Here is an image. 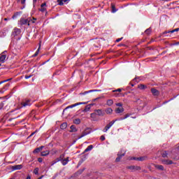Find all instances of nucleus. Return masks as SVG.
<instances>
[{
  "instance_id": "obj_16",
  "label": "nucleus",
  "mask_w": 179,
  "mask_h": 179,
  "mask_svg": "<svg viewBox=\"0 0 179 179\" xmlns=\"http://www.w3.org/2000/svg\"><path fill=\"white\" fill-rule=\"evenodd\" d=\"M151 93H152L153 96H159V90L155 88L151 89Z\"/></svg>"
},
{
  "instance_id": "obj_43",
  "label": "nucleus",
  "mask_w": 179,
  "mask_h": 179,
  "mask_svg": "<svg viewBox=\"0 0 179 179\" xmlns=\"http://www.w3.org/2000/svg\"><path fill=\"white\" fill-rule=\"evenodd\" d=\"M122 90H121L120 88L117 89V90H113V93H115V92H122Z\"/></svg>"
},
{
  "instance_id": "obj_31",
  "label": "nucleus",
  "mask_w": 179,
  "mask_h": 179,
  "mask_svg": "<svg viewBox=\"0 0 179 179\" xmlns=\"http://www.w3.org/2000/svg\"><path fill=\"white\" fill-rule=\"evenodd\" d=\"M21 5H23L21 9H24L26 8V0H21Z\"/></svg>"
},
{
  "instance_id": "obj_53",
  "label": "nucleus",
  "mask_w": 179,
  "mask_h": 179,
  "mask_svg": "<svg viewBox=\"0 0 179 179\" xmlns=\"http://www.w3.org/2000/svg\"><path fill=\"white\" fill-rule=\"evenodd\" d=\"M26 179H31V177H30V176H28Z\"/></svg>"
},
{
  "instance_id": "obj_60",
  "label": "nucleus",
  "mask_w": 179,
  "mask_h": 179,
  "mask_svg": "<svg viewBox=\"0 0 179 179\" xmlns=\"http://www.w3.org/2000/svg\"><path fill=\"white\" fill-rule=\"evenodd\" d=\"M8 82H9V80H12V78H9V79H8Z\"/></svg>"
},
{
  "instance_id": "obj_64",
  "label": "nucleus",
  "mask_w": 179,
  "mask_h": 179,
  "mask_svg": "<svg viewBox=\"0 0 179 179\" xmlns=\"http://www.w3.org/2000/svg\"><path fill=\"white\" fill-rule=\"evenodd\" d=\"M132 118H135V117H132Z\"/></svg>"
},
{
  "instance_id": "obj_40",
  "label": "nucleus",
  "mask_w": 179,
  "mask_h": 179,
  "mask_svg": "<svg viewBox=\"0 0 179 179\" xmlns=\"http://www.w3.org/2000/svg\"><path fill=\"white\" fill-rule=\"evenodd\" d=\"M38 168H36L34 170V173H35L36 175L38 174Z\"/></svg>"
},
{
  "instance_id": "obj_42",
  "label": "nucleus",
  "mask_w": 179,
  "mask_h": 179,
  "mask_svg": "<svg viewBox=\"0 0 179 179\" xmlns=\"http://www.w3.org/2000/svg\"><path fill=\"white\" fill-rule=\"evenodd\" d=\"M129 117H131V114H126L124 117V120H127V118H129Z\"/></svg>"
},
{
  "instance_id": "obj_63",
  "label": "nucleus",
  "mask_w": 179,
  "mask_h": 179,
  "mask_svg": "<svg viewBox=\"0 0 179 179\" xmlns=\"http://www.w3.org/2000/svg\"><path fill=\"white\" fill-rule=\"evenodd\" d=\"M20 1V0H18V1Z\"/></svg>"
},
{
  "instance_id": "obj_32",
  "label": "nucleus",
  "mask_w": 179,
  "mask_h": 179,
  "mask_svg": "<svg viewBox=\"0 0 179 179\" xmlns=\"http://www.w3.org/2000/svg\"><path fill=\"white\" fill-rule=\"evenodd\" d=\"M41 45H39L38 50H36V52L34 53V55H33L32 57H37L38 55V52H40V48H41Z\"/></svg>"
},
{
  "instance_id": "obj_5",
  "label": "nucleus",
  "mask_w": 179,
  "mask_h": 179,
  "mask_svg": "<svg viewBox=\"0 0 179 179\" xmlns=\"http://www.w3.org/2000/svg\"><path fill=\"white\" fill-rule=\"evenodd\" d=\"M176 31H179V28L175 29L172 31H164V33H162V37H169V35H167V34H169L170 33H171V34L176 33Z\"/></svg>"
},
{
  "instance_id": "obj_55",
  "label": "nucleus",
  "mask_w": 179,
  "mask_h": 179,
  "mask_svg": "<svg viewBox=\"0 0 179 179\" xmlns=\"http://www.w3.org/2000/svg\"><path fill=\"white\" fill-rule=\"evenodd\" d=\"M4 20H5L6 22H7V20H9V19H8V18H4Z\"/></svg>"
},
{
  "instance_id": "obj_30",
  "label": "nucleus",
  "mask_w": 179,
  "mask_h": 179,
  "mask_svg": "<svg viewBox=\"0 0 179 179\" xmlns=\"http://www.w3.org/2000/svg\"><path fill=\"white\" fill-rule=\"evenodd\" d=\"M92 149H93V146L92 145H89L85 150V152H90V150H92Z\"/></svg>"
},
{
  "instance_id": "obj_33",
  "label": "nucleus",
  "mask_w": 179,
  "mask_h": 179,
  "mask_svg": "<svg viewBox=\"0 0 179 179\" xmlns=\"http://www.w3.org/2000/svg\"><path fill=\"white\" fill-rule=\"evenodd\" d=\"M90 108H91L90 105L86 106H85V108L84 109V112H85V113H87V111H89V110H90Z\"/></svg>"
},
{
  "instance_id": "obj_22",
  "label": "nucleus",
  "mask_w": 179,
  "mask_h": 179,
  "mask_svg": "<svg viewBox=\"0 0 179 179\" xmlns=\"http://www.w3.org/2000/svg\"><path fill=\"white\" fill-rule=\"evenodd\" d=\"M66 127H68V124L66 122H64L60 125L61 129H66Z\"/></svg>"
},
{
  "instance_id": "obj_36",
  "label": "nucleus",
  "mask_w": 179,
  "mask_h": 179,
  "mask_svg": "<svg viewBox=\"0 0 179 179\" xmlns=\"http://www.w3.org/2000/svg\"><path fill=\"white\" fill-rule=\"evenodd\" d=\"M152 29L150 28L145 30V34H150Z\"/></svg>"
},
{
  "instance_id": "obj_45",
  "label": "nucleus",
  "mask_w": 179,
  "mask_h": 179,
  "mask_svg": "<svg viewBox=\"0 0 179 179\" xmlns=\"http://www.w3.org/2000/svg\"><path fill=\"white\" fill-rule=\"evenodd\" d=\"M6 82H9V80L7 79V80L1 81L0 83H1V85H2V83H6Z\"/></svg>"
},
{
  "instance_id": "obj_41",
  "label": "nucleus",
  "mask_w": 179,
  "mask_h": 179,
  "mask_svg": "<svg viewBox=\"0 0 179 179\" xmlns=\"http://www.w3.org/2000/svg\"><path fill=\"white\" fill-rule=\"evenodd\" d=\"M125 120L124 117H120V118H119V119H115V122H117V121H122V120Z\"/></svg>"
},
{
  "instance_id": "obj_12",
  "label": "nucleus",
  "mask_w": 179,
  "mask_h": 179,
  "mask_svg": "<svg viewBox=\"0 0 179 179\" xmlns=\"http://www.w3.org/2000/svg\"><path fill=\"white\" fill-rule=\"evenodd\" d=\"M47 6V4L45 3H43L41 5L40 11L41 12H45L47 10V8H45Z\"/></svg>"
},
{
  "instance_id": "obj_37",
  "label": "nucleus",
  "mask_w": 179,
  "mask_h": 179,
  "mask_svg": "<svg viewBox=\"0 0 179 179\" xmlns=\"http://www.w3.org/2000/svg\"><path fill=\"white\" fill-rule=\"evenodd\" d=\"M22 14V12H17L15 15L13 16V19H15V17H17V15Z\"/></svg>"
},
{
  "instance_id": "obj_28",
  "label": "nucleus",
  "mask_w": 179,
  "mask_h": 179,
  "mask_svg": "<svg viewBox=\"0 0 179 179\" xmlns=\"http://www.w3.org/2000/svg\"><path fill=\"white\" fill-rule=\"evenodd\" d=\"M146 85H143V84H140L138 85V89H140V90H143L145 89H146Z\"/></svg>"
},
{
  "instance_id": "obj_49",
  "label": "nucleus",
  "mask_w": 179,
  "mask_h": 179,
  "mask_svg": "<svg viewBox=\"0 0 179 179\" xmlns=\"http://www.w3.org/2000/svg\"><path fill=\"white\" fill-rule=\"evenodd\" d=\"M101 141H106V137H104V136H101Z\"/></svg>"
},
{
  "instance_id": "obj_19",
  "label": "nucleus",
  "mask_w": 179,
  "mask_h": 179,
  "mask_svg": "<svg viewBox=\"0 0 179 179\" xmlns=\"http://www.w3.org/2000/svg\"><path fill=\"white\" fill-rule=\"evenodd\" d=\"M154 166L155 169H157L158 170H161V171H163V170H164V166H163V165L155 164Z\"/></svg>"
},
{
  "instance_id": "obj_51",
  "label": "nucleus",
  "mask_w": 179,
  "mask_h": 179,
  "mask_svg": "<svg viewBox=\"0 0 179 179\" xmlns=\"http://www.w3.org/2000/svg\"><path fill=\"white\" fill-rule=\"evenodd\" d=\"M31 78V76H26L25 79H30Z\"/></svg>"
},
{
  "instance_id": "obj_27",
  "label": "nucleus",
  "mask_w": 179,
  "mask_h": 179,
  "mask_svg": "<svg viewBox=\"0 0 179 179\" xmlns=\"http://www.w3.org/2000/svg\"><path fill=\"white\" fill-rule=\"evenodd\" d=\"M50 155V150H45L41 152V156H48Z\"/></svg>"
},
{
  "instance_id": "obj_39",
  "label": "nucleus",
  "mask_w": 179,
  "mask_h": 179,
  "mask_svg": "<svg viewBox=\"0 0 179 179\" xmlns=\"http://www.w3.org/2000/svg\"><path fill=\"white\" fill-rule=\"evenodd\" d=\"M58 159H55V161L52 162L51 166H54V164H57L58 163Z\"/></svg>"
},
{
  "instance_id": "obj_47",
  "label": "nucleus",
  "mask_w": 179,
  "mask_h": 179,
  "mask_svg": "<svg viewBox=\"0 0 179 179\" xmlns=\"http://www.w3.org/2000/svg\"><path fill=\"white\" fill-rule=\"evenodd\" d=\"M6 82H9V80L7 79V80L1 81L0 83H1V85H2V83H6Z\"/></svg>"
},
{
  "instance_id": "obj_61",
  "label": "nucleus",
  "mask_w": 179,
  "mask_h": 179,
  "mask_svg": "<svg viewBox=\"0 0 179 179\" xmlns=\"http://www.w3.org/2000/svg\"><path fill=\"white\" fill-rule=\"evenodd\" d=\"M34 20H36V18H33Z\"/></svg>"
},
{
  "instance_id": "obj_6",
  "label": "nucleus",
  "mask_w": 179,
  "mask_h": 179,
  "mask_svg": "<svg viewBox=\"0 0 179 179\" xmlns=\"http://www.w3.org/2000/svg\"><path fill=\"white\" fill-rule=\"evenodd\" d=\"M114 124H115V120H113L112 122H110L109 124H108L106 125V127L103 129V132H107V131H108V129H110V128H111Z\"/></svg>"
},
{
  "instance_id": "obj_13",
  "label": "nucleus",
  "mask_w": 179,
  "mask_h": 179,
  "mask_svg": "<svg viewBox=\"0 0 179 179\" xmlns=\"http://www.w3.org/2000/svg\"><path fill=\"white\" fill-rule=\"evenodd\" d=\"M23 169L22 164L15 165L13 166V170H22Z\"/></svg>"
},
{
  "instance_id": "obj_9",
  "label": "nucleus",
  "mask_w": 179,
  "mask_h": 179,
  "mask_svg": "<svg viewBox=\"0 0 179 179\" xmlns=\"http://www.w3.org/2000/svg\"><path fill=\"white\" fill-rule=\"evenodd\" d=\"M125 156V151H123L122 153L118 152L117 157L115 159V162H120L121 159H122V157Z\"/></svg>"
},
{
  "instance_id": "obj_23",
  "label": "nucleus",
  "mask_w": 179,
  "mask_h": 179,
  "mask_svg": "<svg viewBox=\"0 0 179 179\" xmlns=\"http://www.w3.org/2000/svg\"><path fill=\"white\" fill-rule=\"evenodd\" d=\"M86 135H89V133L83 131V134L77 139H82V138L86 136Z\"/></svg>"
},
{
  "instance_id": "obj_59",
  "label": "nucleus",
  "mask_w": 179,
  "mask_h": 179,
  "mask_svg": "<svg viewBox=\"0 0 179 179\" xmlns=\"http://www.w3.org/2000/svg\"><path fill=\"white\" fill-rule=\"evenodd\" d=\"M68 1H70V0H64V2H68Z\"/></svg>"
},
{
  "instance_id": "obj_7",
  "label": "nucleus",
  "mask_w": 179,
  "mask_h": 179,
  "mask_svg": "<svg viewBox=\"0 0 179 179\" xmlns=\"http://www.w3.org/2000/svg\"><path fill=\"white\" fill-rule=\"evenodd\" d=\"M20 33H22V30L20 29L15 28L13 29V31L12 32V36L13 37H16V36H19V34H20Z\"/></svg>"
},
{
  "instance_id": "obj_62",
  "label": "nucleus",
  "mask_w": 179,
  "mask_h": 179,
  "mask_svg": "<svg viewBox=\"0 0 179 179\" xmlns=\"http://www.w3.org/2000/svg\"><path fill=\"white\" fill-rule=\"evenodd\" d=\"M0 85H2V83H0Z\"/></svg>"
},
{
  "instance_id": "obj_21",
  "label": "nucleus",
  "mask_w": 179,
  "mask_h": 179,
  "mask_svg": "<svg viewBox=\"0 0 179 179\" xmlns=\"http://www.w3.org/2000/svg\"><path fill=\"white\" fill-rule=\"evenodd\" d=\"M70 132H78V129H76V127L75 125H71L70 127Z\"/></svg>"
},
{
  "instance_id": "obj_15",
  "label": "nucleus",
  "mask_w": 179,
  "mask_h": 179,
  "mask_svg": "<svg viewBox=\"0 0 179 179\" xmlns=\"http://www.w3.org/2000/svg\"><path fill=\"white\" fill-rule=\"evenodd\" d=\"M115 112L116 113V114H121V113H124V108H117L115 109Z\"/></svg>"
},
{
  "instance_id": "obj_54",
  "label": "nucleus",
  "mask_w": 179,
  "mask_h": 179,
  "mask_svg": "<svg viewBox=\"0 0 179 179\" xmlns=\"http://www.w3.org/2000/svg\"><path fill=\"white\" fill-rule=\"evenodd\" d=\"M57 150H55L54 152L52 153V155H55V153H57Z\"/></svg>"
},
{
  "instance_id": "obj_52",
  "label": "nucleus",
  "mask_w": 179,
  "mask_h": 179,
  "mask_svg": "<svg viewBox=\"0 0 179 179\" xmlns=\"http://www.w3.org/2000/svg\"><path fill=\"white\" fill-rule=\"evenodd\" d=\"M2 108H3V104H0V110H2Z\"/></svg>"
},
{
  "instance_id": "obj_4",
  "label": "nucleus",
  "mask_w": 179,
  "mask_h": 179,
  "mask_svg": "<svg viewBox=\"0 0 179 179\" xmlns=\"http://www.w3.org/2000/svg\"><path fill=\"white\" fill-rule=\"evenodd\" d=\"M162 157H170L171 159H174L173 154L170 151H164L162 154Z\"/></svg>"
},
{
  "instance_id": "obj_2",
  "label": "nucleus",
  "mask_w": 179,
  "mask_h": 179,
  "mask_svg": "<svg viewBox=\"0 0 179 179\" xmlns=\"http://www.w3.org/2000/svg\"><path fill=\"white\" fill-rule=\"evenodd\" d=\"M82 104H87V102H78L73 105L69 106L64 109V112L66 111V110H69V108H73V107H77V106H80Z\"/></svg>"
},
{
  "instance_id": "obj_57",
  "label": "nucleus",
  "mask_w": 179,
  "mask_h": 179,
  "mask_svg": "<svg viewBox=\"0 0 179 179\" xmlns=\"http://www.w3.org/2000/svg\"><path fill=\"white\" fill-rule=\"evenodd\" d=\"M34 133H32L29 136H33V135H34Z\"/></svg>"
},
{
  "instance_id": "obj_50",
  "label": "nucleus",
  "mask_w": 179,
  "mask_h": 179,
  "mask_svg": "<svg viewBox=\"0 0 179 179\" xmlns=\"http://www.w3.org/2000/svg\"><path fill=\"white\" fill-rule=\"evenodd\" d=\"M38 162L39 163L43 162V159H42V158H38Z\"/></svg>"
},
{
  "instance_id": "obj_1",
  "label": "nucleus",
  "mask_w": 179,
  "mask_h": 179,
  "mask_svg": "<svg viewBox=\"0 0 179 179\" xmlns=\"http://www.w3.org/2000/svg\"><path fill=\"white\" fill-rule=\"evenodd\" d=\"M35 23L31 18L24 19V18H20V20L18 22V24L20 26H23L24 24H27V26H30V22Z\"/></svg>"
},
{
  "instance_id": "obj_24",
  "label": "nucleus",
  "mask_w": 179,
  "mask_h": 179,
  "mask_svg": "<svg viewBox=\"0 0 179 179\" xmlns=\"http://www.w3.org/2000/svg\"><path fill=\"white\" fill-rule=\"evenodd\" d=\"M64 157H65V154H62V155L59 156V158H57V162H62V161H63L64 159Z\"/></svg>"
},
{
  "instance_id": "obj_35",
  "label": "nucleus",
  "mask_w": 179,
  "mask_h": 179,
  "mask_svg": "<svg viewBox=\"0 0 179 179\" xmlns=\"http://www.w3.org/2000/svg\"><path fill=\"white\" fill-rule=\"evenodd\" d=\"M57 3L59 6H62L64 5V0H57Z\"/></svg>"
},
{
  "instance_id": "obj_58",
  "label": "nucleus",
  "mask_w": 179,
  "mask_h": 179,
  "mask_svg": "<svg viewBox=\"0 0 179 179\" xmlns=\"http://www.w3.org/2000/svg\"><path fill=\"white\" fill-rule=\"evenodd\" d=\"M34 1V3H36V2H37V0H33Z\"/></svg>"
},
{
  "instance_id": "obj_8",
  "label": "nucleus",
  "mask_w": 179,
  "mask_h": 179,
  "mask_svg": "<svg viewBox=\"0 0 179 179\" xmlns=\"http://www.w3.org/2000/svg\"><path fill=\"white\" fill-rule=\"evenodd\" d=\"M94 114H96V115H99V116L104 115V113L103 112V110H101V109L95 110L94 113H91V117L94 115Z\"/></svg>"
},
{
  "instance_id": "obj_18",
  "label": "nucleus",
  "mask_w": 179,
  "mask_h": 179,
  "mask_svg": "<svg viewBox=\"0 0 179 179\" xmlns=\"http://www.w3.org/2000/svg\"><path fill=\"white\" fill-rule=\"evenodd\" d=\"M43 149H44V146H41L39 148H37L36 149H35L33 151V153H38L39 152H41V150H43Z\"/></svg>"
},
{
  "instance_id": "obj_29",
  "label": "nucleus",
  "mask_w": 179,
  "mask_h": 179,
  "mask_svg": "<svg viewBox=\"0 0 179 179\" xmlns=\"http://www.w3.org/2000/svg\"><path fill=\"white\" fill-rule=\"evenodd\" d=\"M92 92H97L96 90H91L89 91H86L84 93H80V94H87L88 93H92Z\"/></svg>"
},
{
  "instance_id": "obj_56",
  "label": "nucleus",
  "mask_w": 179,
  "mask_h": 179,
  "mask_svg": "<svg viewBox=\"0 0 179 179\" xmlns=\"http://www.w3.org/2000/svg\"><path fill=\"white\" fill-rule=\"evenodd\" d=\"M115 97H118V94H115Z\"/></svg>"
},
{
  "instance_id": "obj_46",
  "label": "nucleus",
  "mask_w": 179,
  "mask_h": 179,
  "mask_svg": "<svg viewBox=\"0 0 179 179\" xmlns=\"http://www.w3.org/2000/svg\"><path fill=\"white\" fill-rule=\"evenodd\" d=\"M6 82H9V80L7 79V80L1 81L0 83H1V85H2V83H6Z\"/></svg>"
},
{
  "instance_id": "obj_38",
  "label": "nucleus",
  "mask_w": 179,
  "mask_h": 179,
  "mask_svg": "<svg viewBox=\"0 0 179 179\" xmlns=\"http://www.w3.org/2000/svg\"><path fill=\"white\" fill-rule=\"evenodd\" d=\"M112 12L113 13H115V12H117V9H115L114 5H112Z\"/></svg>"
},
{
  "instance_id": "obj_11",
  "label": "nucleus",
  "mask_w": 179,
  "mask_h": 179,
  "mask_svg": "<svg viewBox=\"0 0 179 179\" xmlns=\"http://www.w3.org/2000/svg\"><path fill=\"white\" fill-rule=\"evenodd\" d=\"M129 160H138V162H143L145 160V157H131L129 159Z\"/></svg>"
},
{
  "instance_id": "obj_10",
  "label": "nucleus",
  "mask_w": 179,
  "mask_h": 179,
  "mask_svg": "<svg viewBox=\"0 0 179 179\" xmlns=\"http://www.w3.org/2000/svg\"><path fill=\"white\" fill-rule=\"evenodd\" d=\"M127 169H129V170H131V171H135L136 170H141V167L135 166H128Z\"/></svg>"
},
{
  "instance_id": "obj_14",
  "label": "nucleus",
  "mask_w": 179,
  "mask_h": 179,
  "mask_svg": "<svg viewBox=\"0 0 179 179\" xmlns=\"http://www.w3.org/2000/svg\"><path fill=\"white\" fill-rule=\"evenodd\" d=\"M60 162L63 166H66V164L69 163V157H66Z\"/></svg>"
},
{
  "instance_id": "obj_26",
  "label": "nucleus",
  "mask_w": 179,
  "mask_h": 179,
  "mask_svg": "<svg viewBox=\"0 0 179 179\" xmlns=\"http://www.w3.org/2000/svg\"><path fill=\"white\" fill-rule=\"evenodd\" d=\"M105 113H106V114H112L113 109L111 108H108L105 110Z\"/></svg>"
},
{
  "instance_id": "obj_48",
  "label": "nucleus",
  "mask_w": 179,
  "mask_h": 179,
  "mask_svg": "<svg viewBox=\"0 0 179 179\" xmlns=\"http://www.w3.org/2000/svg\"><path fill=\"white\" fill-rule=\"evenodd\" d=\"M121 40H122V38H117L116 40V43H120V41H121Z\"/></svg>"
},
{
  "instance_id": "obj_25",
  "label": "nucleus",
  "mask_w": 179,
  "mask_h": 179,
  "mask_svg": "<svg viewBox=\"0 0 179 179\" xmlns=\"http://www.w3.org/2000/svg\"><path fill=\"white\" fill-rule=\"evenodd\" d=\"M107 106H111L113 104H114V101L113 99H109L106 101Z\"/></svg>"
},
{
  "instance_id": "obj_44",
  "label": "nucleus",
  "mask_w": 179,
  "mask_h": 179,
  "mask_svg": "<svg viewBox=\"0 0 179 179\" xmlns=\"http://www.w3.org/2000/svg\"><path fill=\"white\" fill-rule=\"evenodd\" d=\"M116 106H117V107H122V103H116Z\"/></svg>"
},
{
  "instance_id": "obj_34",
  "label": "nucleus",
  "mask_w": 179,
  "mask_h": 179,
  "mask_svg": "<svg viewBox=\"0 0 179 179\" xmlns=\"http://www.w3.org/2000/svg\"><path fill=\"white\" fill-rule=\"evenodd\" d=\"M74 124H76L77 125H79V124H80V119L77 118L76 120H73Z\"/></svg>"
},
{
  "instance_id": "obj_20",
  "label": "nucleus",
  "mask_w": 179,
  "mask_h": 179,
  "mask_svg": "<svg viewBox=\"0 0 179 179\" xmlns=\"http://www.w3.org/2000/svg\"><path fill=\"white\" fill-rule=\"evenodd\" d=\"M162 163L163 164H173V161L170 159H164V160H162Z\"/></svg>"
},
{
  "instance_id": "obj_17",
  "label": "nucleus",
  "mask_w": 179,
  "mask_h": 179,
  "mask_svg": "<svg viewBox=\"0 0 179 179\" xmlns=\"http://www.w3.org/2000/svg\"><path fill=\"white\" fill-rule=\"evenodd\" d=\"M31 102H30V100H27L25 102H23L22 103V107H27V106H31Z\"/></svg>"
},
{
  "instance_id": "obj_3",
  "label": "nucleus",
  "mask_w": 179,
  "mask_h": 179,
  "mask_svg": "<svg viewBox=\"0 0 179 179\" xmlns=\"http://www.w3.org/2000/svg\"><path fill=\"white\" fill-rule=\"evenodd\" d=\"M6 52H7L6 50L0 54V62H1V64H3L6 61V58H8L6 57Z\"/></svg>"
}]
</instances>
